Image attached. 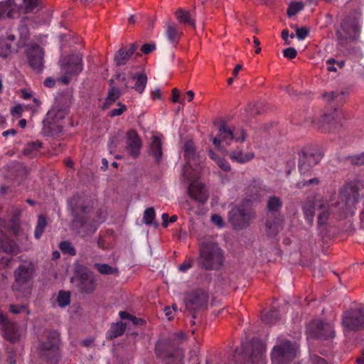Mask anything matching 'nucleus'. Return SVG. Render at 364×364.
<instances>
[{
	"label": "nucleus",
	"mask_w": 364,
	"mask_h": 364,
	"mask_svg": "<svg viewBox=\"0 0 364 364\" xmlns=\"http://www.w3.org/2000/svg\"><path fill=\"white\" fill-rule=\"evenodd\" d=\"M323 157V154L310 150H301L299 152L298 167L301 179L298 181L296 187L302 189L309 186H317L321 181L317 177H310L312 175V168L317 165Z\"/></svg>",
	"instance_id": "obj_1"
},
{
	"label": "nucleus",
	"mask_w": 364,
	"mask_h": 364,
	"mask_svg": "<svg viewBox=\"0 0 364 364\" xmlns=\"http://www.w3.org/2000/svg\"><path fill=\"white\" fill-rule=\"evenodd\" d=\"M224 261V251L217 242L204 241L199 245L198 263L202 269L206 271L218 270Z\"/></svg>",
	"instance_id": "obj_2"
},
{
	"label": "nucleus",
	"mask_w": 364,
	"mask_h": 364,
	"mask_svg": "<svg viewBox=\"0 0 364 364\" xmlns=\"http://www.w3.org/2000/svg\"><path fill=\"white\" fill-rule=\"evenodd\" d=\"M265 347L259 340L242 341L233 357L236 364H259L262 363Z\"/></svg>",
	"instance_id": "obj_3"
},
{
	"label": "nucleus",
	"mask_w": 364,
	"mask_h": 364,
	"mask_svg": "<svg viewBox=\"0 0 364 364\" xmlns=\"http://www.w3.org/2000/svg\"><path fill=\"white\" fill-rule=\"evenodd\" d=\"M255 218V213L248 201H244L235 206L228 213V220L233 228L237 230L248 228Z\"/></svg>",
	"instance_id": "obj_4"
},
{
	"label": "nucleus",
	"mask_w": 364,
	"mask_h": 364,
	"mask_svg": "<svg viewBox=\"0 0 364 364\" xmlns=\"http://www.w3.org/2000/svg\"><path fill=\"white\" fill-rule=\"evenodd\" d=\"M363 188V186L359 182H353L346 185L341 190L337 205L344 215L353 213L358 202L359 191Z\"/></svg>",
	"instance_id": "obj_5"
},
{
	"label": "nucleus",
	"mask_w": 364,
	"mask_h": 364,
	"mask_svg": "<svg viewBox=\"0 0 364 364\" xmlns=\"http://www.w3.org/2000/svg\"><path fill=\"white\" fill-rule=\"evenodd\" d=\"M71 282L75 283L82 294H92L97 288V280L94 272L82 264L75 265Z\"/></svg>",
	"instance_id": "obj_6"
},
{
	"label": "nucleus",
	"mask_w": 364,
	"mask_h": 364,
	"mask_svg": "<svg viewBox=\"0 0 364 364\" xmlns=\"http://www.w3.org/2000/svg\"><path fill=\"white\" fill-rule=\"evenodd\" d=\"M60 333L57 331H49L47 341L40 343L38 349L41 357L51 364H58L60 360Z\"/></svg>",
	"instance_id": "obj_7"
},
{
	"label": "nucleus",
	"mask_w": 364,
	"mask_h": 364,
	"mask_svg": "<svg viewBox=\"0 0 364 364\" xmlns=\"http://www.w3.org/2000/svg\"><path fill=\"white\" fill-rule=\"evenodd\" d=\"M298 346L296 343L284 341L275 346L272 351L273 364H289L296 356Z\"/></svg>",
	"instance_id": "obj_8"
},
{
	"label": "nucleus",
	"mask_w": 364,
	"mask_h": 364,
	"mask_svg": "<svg viewBox=\"0 0 364 364\" xmlns=\"http://www.w3.org/2000/svg\"><path fill=\"white\" fill-rule=\"evenodd\" d=\"M209 300V294L203 289H196L186 294L184 303L186 310L192 314L195 318L197 311H203L207 308Z\"/></svg>",
	"instance_id": "obj_9"
},
{
	"label": "nucleus",
	"mask_w": 364,
	"mask_h": 364,
	"mask_svg": "<svg viewBox=\"0 0 364 364\" xmlns=\"http://www.w3.org/2000/svg\"><path fill=\"white\" fill-rule=\"evenodd\" d=\"M341 325L348 331H357L364 328V306L350 308L342 314Z\"/></svg>",
	"instance_id": "obj_10"
},
{
	"label": "nucleus",
	"mask_w": 364,
	"mask_h": 364,
	"mask_svg": "<svg viewBox=\"0 0 364 364\" xmlns=\"http://www.w3.org/2000/svg\"><path fill=\"white\" fill-rule=\"evenodd\" d=\"M307 334L313 338L328 340L335 336L334 327L331 323L320 320L311 321L306 328Z\"/></svg>",
	"instance_id": "obj_11"
},
{
	"label": "nucleus",
	"mask_w": 364,
	"mask_h": 364,
	"mask_svg": "<svg viewBox=\"0 0 364 364\" xmlns=\"http://www.w3.org/2000/svg\"><path fill=\"white\" fill-rule=\"evenodd\" d=\"M26 55L30 67L36 73H41L44 67V50L37 43L29 44L26 49Z\"/></svg>",
	"instance_id": "obj_12"
},
{
	"label": "nucleus",
	"mask_w": 364,
	"mask_h": 364,
	"mask_svg": "<svg viewBox=\"0 0 364 364\" xmlns=\"http://www.w3.org/2000/svg\"><path fill=\"white\" fill-rule=\"evenodd\" d=\"M34 267L31 262L21 264L14 271L15 283L13 289L21 291L23 286L26 285L33 274Z\"/></svg>",
	"instance_id": "obj_13"
},
{
	"label": "nucleus",
	"mask_w": 364,
	"mask_h": 364,
	"mask_svg": "<svg viewBox=\"0 0 364 364\" xmlns=\"http://www.w3.org/2000/svg\"><path fill=\"white\" fill-rule=\"evenodd\" d=\"M60 65L65 75H78L83 70L82 55L76 53L65 56L61 60Z\"/></svg>",
	"instance_id": "obj_14"
},
{
	"label": "nucleus",
	"mask_w": 364,
	"mask_h": 364,
	"mask_svg": "<svg viewBox=\"0 0 364 364\" xmlns=\"http://www.w3.org/2000/svg\"><path fill=\"white\" fill-rule=\"evenodd\" d=\"M340 115L338 112L323 114L319 119L314 121L316 127L322 132L334 131L339 127H341L340 122Z\"/></svg>",
	"instance_id": "obj_15"
},
{
	"label": "nucleus",
	"mask_w": 364,
	"mask_h": 364,
	"mask_svg": "<svg viewBox=\"0 0 364 364\" xmlns=\"http://www.w3.org/2000/svg\"><path fill=\"white\" fill-rule=\"evenodd\" d=\"M0 330L3 336L7 341L15 343L19 341L20 336L16 323L8 319V318L0 311Z\"/></svg>",
	"instance_id": "obj_16"
},
{
	"label": "nucleus",
	"mask_w": 364,
	"mask_h": 364,
	"mask_svg": "<svg viewBox=\"0 0 364 364\" xmlns=\"http://www.w3.org/2000/svg\"><path fill=\"white\" fill-rule=\"evenodd\" d=\"M122 81L124 82V89L132 88L141 94L146 87L148 78L145 73H136L122 77Z\"/></svg>",
	"instance_id": "obj_17"
},
{
	"label": "nucleus",
	"mask_w": 364,
	"mask_h": 364,
	"mask_svg": "<svg viewBox=\"0 0 364 364\" xmlns=\"http://www.w3.org/2000/svg\"><path fill=\"white\" fill-rule=\"evenodd\" d=\"M16 36L9 29L6 33V36L0 38V56L6 58L12 53H17L20 48L15 45Z\"/></svg>",
	"instance_id": "obj_18"
},
{
	"label": "nucleus",
	"mask_w": 364,
	"mask_h": 364,
	"mask_svg": "<svg viewBox=\"0 0 364 364\" xmlns=\"http://www.w3.org/2000/svg\"><path fill=\"white\" fill-rule=\"evenodd\" d=\"M79 200V196H73L69 201V206L72 210V214L75 217V220L80 223L82 225H84L87 221L86 217L84 215H87L90 213L92 208L89 205L78 206L77 203Z\"/></svg>",
	"instance_id": "obj_19"
},
{
	"label": "nucleus",
	"mask_w": 364,
	"mask_h": 364,
	"mask_svg": "<svg viewBox=\"0 0 364 364\" xmlns=\"http://www.w3.org/2000/svg\"><path fill=\"white\" fill-rule=\"evenodd\" d=\"M126 149L134 159L139 157L142 143L135 130H130L127 134Z\"/></svg>",
	"instance_id": "obj_20"
},
{
	"label": "nucleus",
	"mask_w": 364,
	"mask_h": 364,
	"mask_svg": "<svg viewBox=\"0 0 364 364\" xmlns=\"http://www.w3.org/2000/svg\"><path fill=\"white\" fill-rule=\"evenodd\" d=\"M187 193L190 198L199 203H205L208 198V194L205 186L198 181L190 183Z\"/></svg>",
	"instance_id": "obj_21"
},
{
	"label": "nucleus",
	"mask_w": 364,
	"mask_h": 364,
	"mask_svg": "<svg viewBox=\"0 0 364 364\" xmlns=\"http://www.w3.org/2000/svg\"><path fill=\"white\" fill-rule=\"evenodd\" d=\"M31 20L27 16L22 18L18 26V40L16 41L15 45L18 48H22L29 46L28 41L30 38V31L28 28Z\"/></svg>",
	"instance_id": "obj_22"
},
{
	"label": "nucleus",
	"mask_w": 364,
	"mask_h": 364,
	"mask_svg": "<svg viewBox=\"0 0 364 364\" xmlns=\"http://www.w3.org/2000/svg\"><path fill=\"white\" fill-rule=\"evenodd\" d=\"M318 211L317 224L318 228L326 226L330 216V205L323 198L318 200Z\"/></svg>",
	"instance_id": "obj_23"
},
{
	"label": "nucleus",
	"mask_w": 364,
	"mask_h": 364,
	"mask_svg": "<svg viewBox=\"0 0 364 364\" xmlns=\"http://www.w3.org/2000/svg\"><path fill=\"white\" fill-rule=\"evenodd\" d=\"M68 112L67 107L59 108L58 106H54L47 113V118L43 120L44 127L46 124H51L52 122H56L59 120L64 119Z\"/></svg>",
	"instance_id": "obj_24"
},
{
	"label": "nucleus",
	"mask_w": 364,
	"mask_h": 364,
	"mask_svg": "<svg viewBox=\"0 0 364 364\" xmlns=\"http://www.w3.org/2000/svg\"><path fill=\"white\" fill-rule=\"evenodd\" d=\"M114 80H109V88L108 90L107 97L102 105V109H106L109 108L122 95L123 90H119L118 87L113 85Z\"/></svg>",
	"instance_id": "obj_25"
},
{
	"label": "nucleus",
	"mask_w": 364,
	"mask_h": 364,
	"mask_svg": "<svg viewBox=\"0 0 364 364\" xmlns=\"http://www.w3.org/2000/svg\"><path fill=\"white\" fill-rule=\"evenodd\" d=\"M17 14L16 4L14 0H6L0 2V19L14 18Z\"/></svg>",
	"instance_id": "obj_26"
},
{
	"label": "nucleus",
	"mask_w": 364,
	"mask_h": 364,
	"mask_svg": "<svg viewBox=\"0 0 364 364\" xmlns=\"http://www.w3.org/2000/svg\"><path fill=\"white\" fill-rule=\"evenodd\" d=\"M149 154L152 156L155 162L159 164L162 158V141L159 136H153L151 137V142L149 145Z\"/></svg>",
	"instance_id": "obj_27"
},
{
	"label": "nucleus",
	"mask_w": 364,
	"mask_h": 364,
	"mask_svg": "<svg viewBox=\"0 0 364 364\" xmlns=\"http://www.w3.org/2000/svg\"><path fill=\"white\" fill-rule=\"evenodd\" d=\"M315 202L311 198H307L301 203V209L304 218L311 226L314 223L315 216Z\"/></svg>",
	"instance_id": "obj_28"
},
{
	"label": "nucleus",
	"mask_w": 364,
	"mask_h": 364,
	"mask_svg": "<svg viewBox=\"0 0 364 364\" xmlns=\"http://www.w3.org/2000/svg\"><path fill=\"white\" fill-rule=\"evenodd\" d=\"M183 151L184 157L189 166H191V163H193L194 164L198 163V154L196 152L195 145L192 141H188L185 143Z\"/></svg>",
	"instance_id": "obj_29"
},
{
	"label": "nucleus",
	"mask_w": 364,
	"mask_h": 364,
	"mask_svg": "<svg viewBox=\"0 0 364 364\" xmlns=\"http://www.w3.org/2000/svg\"><path fill=\"white\" fill-rule=\"evenodd\" d=\"M229 157L232 161L245 164L254 159L255 154L252 152L244 153L242 149L237 148L230 152Z\"/></svg>",
	"instance_id": "obj_30"
},
{
	"label": "nucleus",
	"mask_w": 364,
	"mask_h": 364,
	"mask_svg": "<svg viewBox=\"0 0 364 364\" xmlns=\"http://www.w3.org/2000/svg\"><path fill=\"white\" fill-rule=\"evenodd\" d=\"M0 251L8 254L17 255L19 252V248L14 240L3 235L2 238L0 239Z\"/></svg>",
	"instance_id": "obj_31"
},
{
	"label": "nucleus",
	"mask_w": 364,
	"mask_h": 364,
	"mask_svg": "<svg viewBox=\"0 0 364 364\" xmlns=\"http://www.w3.org/2000/svg\"><path fill=\"white\" fill-rule=\"evenodd\" d=\"M279 218H268L265 223V232L268 237H274L279 232Z\"/></svg>",
	"instance_id": "obj_32"
},
{
	"label": "nucleus",
	"mask_w": 364,
	"mask_h": 364,
	"mask_svg": "<svg viewBox=\"0 0 364 364\" xmlns=\"http://www.w3.org/2000/svg\"><path fill=\"white\" fill-rule=\"evenodd\" d=\"M166 36L168 40V41L176 46L179 40V33L178 30V26L173 22H169L166 26Z\"/></svg>",
	"instance_id": "obj_33"
},
{
	"label": "nucleus",
	"mask_w": 364,
	"mask_h": 364,
	"mask_svg": "<svg viewBox=\"0 0 364 364\" xmlns=\"http://www.w3.org/2000/svg\"><path fill=\"white\" fill-rule=\"evenodd\" d=\"M132 56L127 52V48L122 46L114 54V62L116 66L125 65Z\"/></svg>",
	"instance_id": "obj_34"
},
{
	"label": "nucleus",
	"mask_w": 364,
	"mask_h": 364,
	"mask_svg": "<svg viewBox=\"0 0 364 364\" xmlns=\"http://www.w3.org/2000/svg\"><path fill=\"white\" fill-rule=\"evenodd\" d=\"M218 137L229 145L230 142L234 140V132L231 130L225 122H223L218 129Z\"/></svg>",
	"instance_id": "obj_35"
},
{
	"label": "nucleus",
	"mask_w": 364,
	"mask_h": 364,
	"mask_svg": "<svg viewBox=\"0 0 364 364\" xmlns=\"http://www.w3.org/2000/svg\"><path fill=\"white\" fill-rule=\"evenodd\" d=\"M127 328L126 323L119 321L116 323H112L109 330L107 332V338L112 340L118 336H122Z\"/></svg>",
	"instance_id": "obj_36"
},
{
	"label": "nucleus",
	"mask_w": 364,
	"mask_h": 364,
	"mask_svg": "<svg viewBox=\"0 0 364 364\" xmlns=\"http://www.w3.org/2000/svg\"><path fill=\"white\" fill-rule=\"evenodd\" d=\"M175 15L176 18L181 23L189 25L193 28H195V20L191 18L189 11H185L182 9H178L176 11Z\"/></svg>",
	"instance_id": "obj_37"
},
{
	"label": "nucleus",
	"mask_w": 364,
	"mask_h": 364,
	"mask_svg": "<svg viewBox=\"0 0 364 364\" xmlns=\"http://www.w3.org/2000/svg\"><path fill=\"white\" fill-rule=\"evenodd\" d=\"M323 98L330 104L333 102L336 105H342L344 102V94L342 92L332 91L330 92H324L322 95Z\"/></svg>",
	"instance_id": "obj_38"
},
{
	"label": "nucleus",
	"mask_w": 364,
	"mask_h": 364,
	"mask_svg": "<svg viewBox=\"0 0 364 364\" xmlns=\"http://www.w3.org/2000/svg\"><path fill=\"white\" fill-rule=\"evenodd\" d=\"M283 203L280 198L275 196H270L267 202V210L271 213H277L280 210Z\"/></svg>",
	"instance_id": "obj_39"
},
{
	"label": "nucleus",
	"mask_w": 364,
	"mask_h": 364,
	"mask_svg": "<svg viewBox=\"0 0 364 364\" xmlns=\"http://www.w3.org/2000/svg\"><path fill=\"white\" fill-rule=\"evenodd\" d=\"M279 316L277 309H272L267 313H262L261 320L266 324L272 325L278 321Z\"/></svg>",
	"instance_id": "obj_40"
},
{
	"label": "nucleus",
	"mask_w": 364,
	"mask_h": 364,
	"mask_svg": "<svg viewBox=\"0 0 364 364\" xmlns=\"http://www.w3.org/2000/svg\"><path fill=\"white\" fill-rule=\"evenodd\" d=\"M47 226L46 217L43 215H39L37 220V224L34 231V236L36 239H40L44 232Z\"/></svg>",
	"instance_id": "obj_41"
},
{
	"label": "nucleus",
	"mask_w": 364,
	"mask_h": 364,
	"mask_svg": "<svg viewBox=\"0 0 364 364\" xmlns=\"http://www.w3.org/2000/svg\"><path fill=\"white\" fill-rule=\"evenodd\" d=\"M26 13L37 12L42 7L41 0H23Z\"/></svg>",
	"instance_id": "obj_42"
},
{
	"label": "nucleus",
	"mask_w": 364,
	"mask_h": 364,
	"mask_svg": "<svg viewBox=\"0 0 364 364\" xmlns=\"http://www.w3.org/2000/svg\"><path fill=\"white\" fill-rule=\"evenodd\" d=\"M42 147V143L36 141L27 144L23 150L26 156H33Z\"/></svg>",
	"instance_id": "obj_43"
},
{
	"label": "nucleus",
	"mask_w": 364,
	"mask_h": 364,
	"mask_svg": "<svg viewBox=\"0 0 364 364\" xmlns=\"http://www.w3.org/2000/svg\"><path fill=\"white\" fill-rule=\"evenodd\" d=\"M95 268L102 274H114L118 272V269L115 267H112L107 264H95Z\"/></svg>",
	"instance_id": "obj_44"
},
{
	"label": "nucleus",
	"mask_w": 364,
	"mask_h": 364,
	"mask_svg": "<svg viewBox=\"0 0 364 364\" xmlns=\"http://www.w3.org/2000/svg\"><path fill=\"white\" fill-rule=\"evenodd\" d=\"M155 210L154 208H148L145 210L144 213L143 220L145 224L146 225H151L154 224L155 226L158 225L157 223H154V220L155 219Z\"/></svg>",
	"instance_id": "obj_45"
},
{
	"label": "nucleus",
	"mask_w": 364,
	"mask_h": 364,
	"mask_svg": "<svg viewBox=\"0 0 364 364\" xmlns=\"http://www.w3.org/2000/svg\"><path fill=\"white\" fill-rule=\"evenodd\" d=\"M57 301L60 307H65L69 305L70 302V292L60 291L58 294Z\"/></svg>",
	"instance_id": "obj_46"
},
{
	"label": "nucleus",
	"mask_w": 364,
	"mask_h": 364,
	"mask_svg": "<svg viewBox=\"0 0 364 364\" xmlns=\"http://www.w3.org/2000/svg\"><path fill=\"white\" fill-rule=\"evenodd\" d=\"M59 248L63 254H67L70 256L76 255V250L69 241H63L60 243Z\"/></svg>",
	"instance_id": "obj_47"
},
{
	"label": "nucleus",
	"mask_w": 364,
	"mask_h": 364,
	"mask_svg": "<svg viewBox=\"0 0 364 364\" xmlns=\"http://www.w3.org/2000/svg\"><path fill=\"white\" fill-rule=\"evenodd\" d=\"M346 159L353 166H364V152L357 155L348 156Z\"/></svg>",
	"instance_id": "obj_48"
},
{
	"label": "nucleus",
	"mask_w": 364,
	"mask_h": 364,
	"mask_svg": "<svg viewBox=\"0 0 364 364\" xmlns=\"http://www.w3.org/2000/svg\"><path fill=\"white\" fill-rule=\"evenodd\" d=\"M304 8V5L301 2H293L291 3L287 9V15L291 17L296 15L299 11H301Z\"/></svg>",
	"instance_id": "obj_49"
},
{
	"label": "nucleus",
	"mask_w": 364,
	"mask_h": 364,
	"mask_svg": "<svg viewBox=\"0 0 364 364\" xmlns=\"http://www.w3.org/2000/svg\"><path fill=\"white\" fill-rule=\"evenodd\" d=\"M9 310L10 311L14 314H18L21 313L22 311H26V314H30V311L28 309L27 305H17V304H11L9 306Z\"/></svg>",
	"instance_id": "obj_50"
},
{
	"label": "nucleus",
	"mask_w": 364,
	"mask_h": 364,
	"mask_svg": "<svg viewBox=\"0 0 364 364\" xmlns=\"http://www.w3.org/2000/svg\"><path fill=\"white\" fill-rule=\"evenodd\" d=\"M117 105L119 106V108H114V109H112L109 112V116L110 117H116V116H119L121 114H122L126 110H127V106L121 102H119L117 104Z\"/></svg>",
	"instance_id": "obj_51"
},
{
	"label": "nucleus",
	"mask_w": 364,
	"mask_h": 364,
	"mask_svg": "<svg viewBox=\"0 0 364 364\" xmlns=\"http://www.w3.org/2000/svg\"><path fill=\"white\" fill-rule=\"evenodd\" d=\"M233 132L235 134L234 140L235 141H240L242 143L246 140L247 134L245 129H240Z\"/></svg>",
	"instance_id": "obj_52"
},
{
	"label": "nucleus",
	"mask_w": 364,
	"mask_h": 364,
	"mask_svg": "<svg viewBox=\"0 0 364 364\" xmlns=\"http://www.w3.org/2000/svg\"><path fill=\"white\" fill-rule=\"evenodd\" d=\"M216 164L225 172H230L231 171V166L225 158L221 157Z\"/></svg>",
	"instance_id": "obj_53"
},
{
	"label": "nucleus",
	"mask_w": 364,
	"mask_h": 364,
	"mask_svg": "<svg viewBox=\"0 0 364 364\" xmlns=\"http://www.w3.org/2000/svg\"><path fill=\"white\" fill-rule=\"evenodd\" d=\"M283 53L284 57L289 59H293L296 56L297 51L294 48L289 47L284 50Z\"/></svg>",
	"instance_id": "obj_54"
},
{
	"label": "nucleus",
	"mask_w": 364,
	"mask_h": 364,
	"mask_svg": "<svg viewBox=\"0 0 364 364\" xmlns=\"http://www.w3.org/2000/svg\"><path fill=\"white\" fill-rule=\"evenodd\" d=\"M156 49L154 43H145L141 48V51L143 54L147 55Z\"/></svg>",
	"instance_id": "obj_55"
},
{
	"label": "nucleus",
	"mask_w": 364,
	"mask_h": 364,
	"mask_svg": "<svg viewBox=\"0 0 364 364\" xmlns=\"http://www.w3.org/2000/svg\"><path fill=\"white\" fill-rule=\"evenodd\" d=\"M23 112V107L21 105H17L13 107L11 109V114L16 118L21 117Z\"/></svg>",
	"instance_id": "obj_56"
},
{
	"label": "nucleus",
	"mask_w": 364,
	"mask_h": 364,
	"mask_svg": "<svg viewBox=\"0 0 364 364\" xmlns=\"http://www.w3.org/2000/svg\"><path fill=\"white\" fill-rule=\"evenodd\" d=\"M210 138L215 146V147L219 150L221 151L224 149L223 146L222 145V139L218 137V135L217 136H213V135L210 136Z\"/></svg>",
	"instance_id": "obj_57"
},
{
	"label": "nucleus",
	"mask_w": 364,
	"mask_h": 364,
	"mask_svg": "<svg viewBox=\"0 0 364 364\" xmlns=\"http://www.w3.org/2000/svg\"><path fill=\"white\" fill-rule=\"evenodd\" d=\"M192 266H193V259H188L186 260L185 262H183L181 264L179 265L178 269L181 272H185L186 271H187L188 269L191 268Z\"/></svg>",
	"instance_id": "obj_58"
},
{
	"label": "nucleus",
	"mask_w": 364,
	"mask_h": 364,
	"mask_svg": "<svg viewBox=\"0 0 364 364\" xmlns=\"http://www.w3.org/2000/svg\"><path fill=\"white\" fill-rule=\"evenodd\" d=\"M309 32L306 28L302 27L296 29V34L299 40H303L309 35Z\"/></svg>",
	"instance_id": "obj_59"
},
{
	"label": "nucleus",
	"mask_w": 364,
	"mask_h": 364,
	"mask_svg": "<svg viewBox=\"0 0 364 364\" xmlns=\"http://www.w3.org/2000/svg\"><path fill=\"white\" fill-rule=\"evenodd\" d=\"M180 92L177 88H174L172 90V98L171 101L173 103L180 102L181 104H184V100H179Z\"/></svg>",
	"instance_id": "obj_60"
},
{
	"label": "nucleus",
	"mask_w": 364,
	"mask_h": 364,
	"mask_svg": "<svg viewBox=\"0 0 364 364\" xmlns=\"http://www.w3.org/2000/svg\"><path fill=\"white\" fill-rule=\"evenodd\" d=\"M309 364H328L326 360L318 355H313L311 357Z\"/></svg>",
	"instance_id": "obj_61"
},
{
	"label": "nucleus",
	"mask_w": 364,
	"mask_h": 364,
	"mask_svg": "<svg viewBox=\"0 0 364 364\" xmlns=\"http://www.w3.org/2000/svg\"><path fill=\"white\" fill-rule=\"evenodd\" d=\"M336 64V60L333 58H329L326 60L327 70L328 72H336L337 68L334 66Z\"/></svg>",
	"instance_id": "obj_62"
},
{
	"label": "nucleus",
	"mask_w": 364,
	"mask_h": 364,
	"mask_svg": "<svg viewBox=\"0 0 364 364\" xmlns=\"http://www.w3.org/2000/svg\"><path fill=\"white\" fill-rule=\"evenodd\" d=\"M212 222L220 228L223 227L224 223L223 218L218 215H213L211 217Z\"/></svg>",
	"instance_id": "obj_63"
},
{
	"label": "nucleus",
	"mask_w": 364,
	"mask_h": 364,
	"mask_svg": "<svg viewBox=\"0 0 364 364\" xmlns=\"http://www.w3.org/2000/svg\"><path fill=\"white\" fill-rule=\"evenodd\" d=\"M246 110L247 112H249L252 116H255V115L259 114V112L258 108L257 107L256 105H252V104L248 105Z\"/></svg>",
	"instance_id": "obj_64"
}]
</instances>
